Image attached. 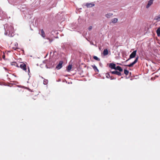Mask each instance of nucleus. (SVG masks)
<instances>
[{
  "mask_svg": "<svg viewBox=\"0 0 160 160\" xmlns=\"http://www.w3.org/2000/svg\"><path fill=\"white\" fill-rule=\"evenodd\" d=\"M108 51L107 48H105L104 49L102 54L104 56H106L108 54Z\"/></svg>",
  "mask_w": 160,
  "mask_h": 160,
  "instance_id": "obj_16",
  "label": "nucleus"
},
{
  "mask_svg": "<svg viewBox=\"0 0 160 160\" xmlns=\"http://www.w3.org/2000/svg\"><path fill=\"white\" fill-rule=\"evenodd\" d=\"M131 59L129 57V58L128 59H127L124 62H126Z\"/></svg>",
  "mask_w": 160,
  "mask_h": 160,
  "instance_id": "obj_29",
  "label": "nucleus"
},
{
  "mask_svg": "<svg viewBox=\"0 0 160 160\" xmlns=\"http://www.w3.org/2000/svg\"><path fill=\"white\" fill-rule=\"evenodd\" d=\"M152 62L153 63L155 64V63L154 62Z\"/></svg>",
  "mask_w": 160,
  "mask_h": 160,
  "instance_id": "obj_37",
  "label": "nucleus"
},
{
  "mask_svg": "<svg viewBox=\"0 0 160 160\" xmlns=\"http://www.w3.org/2000/svg\"><path fill=\"white\" fill-rule=\"evenodd\" d=\"M118 21V19L116 18H115L112 19L111 20V22H110V23L111 24V23H112L113 24H115Z\"/></svg>",
  "mask_w": 160,
  "mask_h": 160,
  "instance_id": "obj_17",
  "label": "nucleus"
},
{
  "mask_svg": "<svg viewBox=\"0 0 160 160\" xmlns=\"http://www.w3.org/2000/svg\"><path fill=\"white\" fill-rule=\"evenodd\" d=\"M124 74L126 75H128L129 73V71L127 69H125L124 70Z\"/></svg>",
  "mask_w": 160,
  "mask_h": 160,
  "instance_id": "obj_23",
  "label": "nucleus"
},
{
  "mask_svg": "<svg viewBox=\"0 0 160 160\" xmlns=\"http://www.w3.org/2000/svg\"><path fill=\"white\" fill-rule=\"evenodd\" d=\"M49 41H50V42H52V40H49Z\"/></svg>",
  "mask_w": 160,
  "mask_h": 160,
  "instance_id": "obj_36",
  "label": "nucleus"
},
{
  "mask_svg": "<svg viewBox=\"0 0 160 160\" xmlns=\"http://www.w3.org/2000/svg\"><path fill=\"white\" fill-rule=\"evenodd\" d=\"M8 2L13 5H17L20 2V0H8Z\"/></svg>",
  "mask_w": 160,
  "mask_h": 160,
  "instance_id": "obj_7",
  "label": "nucleus"
},
{
  "mask_svg": "<svg viewBox=\"0 0 160 160\" xmlns=\"http://www.w3.org/2000/svg\"><path fill=\"white\" fill-rule=\"evenodd\" d=\"M38 25V19L36 18L35 20L34 24V22H32L31 24L30 25V29L31 30H33V29H32V27H37Z\"/></svg>",
  "mask_w": 160,
  "mask_h": 160,
  "instance_id": "obj_4",
  "label": "nucleus"
},
{
  "mask_svg": "<svg viewBox=\"0 0 160 160\" xmlns=\"http://www.w3.org/2000/svg\"><path fill=\"white\" fill-rule=\"evenodd\" d=\"M121 78H123V77H122Z\"/></svg>",
  "mask_w": 160,
  "mask_h": 160,
  "instance_id": "obj_41",
  "label": "nucleus"
},
{
  "mask_svg": "<svg viewBox=\"0 0 160 160\" xmlns=\"http://www.w3.org/2000/svg\"><path fill=\"white\" fill-rule=\"evenodd\" d=\"M11 64L12 66H14L17 67L19 68V66L18 65V64L15 62H11Z\"/></svg>",
  "mask_w": 160,
  "mask_h": 160,
  "instance_id": "obj_20",
  "label": "nucleus"
},
{
  "mask_svg": "<svg viewBox=\"0 0 160 160\" xmlns=\"http://www.w3.org/2000/svg\"><path fill=\"white\" fill-rule=\"evenodd\" d=\"M88 29L89 31H90L92 29V26H90L88 28Z\"/></svg>",
  "mask_w": 160,
  "mask_h": 160,
  "instance_id": "obj_28",
  "label": "nucleus"
},
{
  "mask_svg": "<svg viewBox=\"0 0 160 160\" xmlns=\"http://www.w3.org/2000/svg\"><path fill=\"white\" fill-rule=\"evenodd\" d=\"M22 12L24 16L27 19H30L32 16V12L31 10L26 7L25 5H21L18 8Z\"/></svg>",
  "mask_w": 160,
  "mask_h": 160,
  "instance_id": "obj_1",
  "label": "nucleus"
},
{
  "mask_svg": "<svg viewBox=\"0 0 160 160\" xmlns=\"http://www.w3.org/2000/svg\"><path fill=\"white\" fill-rule=\"evenodd\" d=\"M63 63V61L61 60L60 61L58 64L57 65L56 67V69L57 70H59L62 67V64Z\"/></svg>",
  "mask_w": 160,
  "mask_h": 160,
  "instance_id": "obj_8",
  "label": "nucleus"
},
{
  "mask_svg": "<svg viewBox=\"0 0 160 160\" xmlns=\"http://www.w3.org/2000/svg\"><path fill=\"white\" fill-rule=\"evenodd\" d=\"M28 90H29L30 92H33L32 90H31V89H30V88H29Z\"/></svg>",
  "mask_w": 160,
  "mask_h": 160,
  "instance_id": "obj_32",
  "label": "nucleus"
},
{
  "mask_svg": "<svg viewBox=\"0 0 160 160\" xmlns=\"http://www.w3.org/2000/svg\"><path fill=\"white\" fill-rule=\"evenodd\" d=\"M108 67L112 69H115L116 68V65L114 63H110L109 64H108Z\"/></svg>",
  "mask_w": 160,
  "mask_h": 160,
  "instance_id": "obj_11",
  "label": "nucleus"
},
{
  "mask_svg": "<svg viewBox=\"0 0 160 160\" xmlns=\"http://www.w3.org/2000/svg\"><path fill=\"white\" fill-rule=\"evenodd\" d=\"M4 69L5 70H6V71L8 70V69H7L6 68L4 67Z\"/></svg>",
  "mask_w": 160,
  "mask_h": 160,
  "instance_id": "obj_33",
  "label": "nucleus"
},
{
  "mask_svg": "<svg viewBox=\"0 0 160 160\" xmlns=\"http://www.w3.org/2000/svg\"><path fill=\"white\" fill-rule=\"evenodd\" d=\"M72 64H69L67 67L66 70L68 72H69L72 68Z\"/></svg>",
  "mask_w": 160,
  "mask_h": 160,
  "instance_id": "obj_19",
  "label": "nucleus"
},
{
  "mask_svg": "<svg viewBox=\"0 0 160 160\" xmlns=\"http://www.w3.org/2000/svg\"><path fill=\"white\" fill-rule=\"evenodd\" d=\"M139 57L138 56H137L136 58H135V59L134 61L133 62H132L131 63L129 64L128 65H124L123 66H128L129 67L131 68L138 61V59Z\"/></svg>",
  "mask_w": 160,
  "mask_h": 160,
  "instance_id": "obj_5",
  "label": "nucleus"
},
{
  "mask_svg": "<svg viewBox=\"0 0 160 160\" xmlns=\"http://www.w3.org/2000/svg\"><path fill=\"white\" fill-rule=\"evenodd\" d=\"M99 65L101 67H102V64L101 62H100L99 63Z\"/></svg>",
  "mask_w": 160,
  "mask_h": 160,
  "instance_id": "obj_30",
  "label": "nucleus"
},
{
  "mask_svg": "<svg viewBox=\"0 0 160 160\" xmlns=\"http://www.w3.org/2000/svg\"><path fill=\"white\" fill-rule=\"evenodd\" d=\"M92 67L94 69V71L96 72H99V70L98 69L97 67L95 65H92Z\"/></svg>",
  "mask_w": 160,
  "mask_h": 160,
  "instance_id": "obj_18",
  "label": "nucleus"
},
{
  "mask_svg": "<svg viewBox=\"0 0 160 160\" xmlns=\"http://www.w3.org/2000/svg\"><path fill=\"white\" fill-rule=\"evenodd\" d=\"M22 52L23 53L24 52V51L23 50H22Z\"/></svg>",
  "mask_w": 160,
  "mask_h": 160,
  "instance_id": "obj_40",
  "label": "nucleus"
},
{
  "mask_svg": "<svg viewBox=\"0 0 160 160\" xmlns=\"http://www.w3.org/2000/svg\"><path fill=\"white\" fill-rule=\"evenodd\" d=\"M48 82V81L47 79H44L43 80V83L44 85H47Z\"/></svg>",
  "mask_w": 160,
  "mask_h": 160,
  "instance_id": "obj_27",
  "label": "nucleus"
},
{
  "mask_svg": "<svg viewBox=\"0 0 160 160\" xmlns=\"http://www.w3.org/2000/svg\"><path fill=\"white\" fill-rule=\"evenodd\" d=\"M4 34L9 37H12L15 35L14 28L12 25L6 24L4 25Z\"/></svg>",
  "mask_w": 160,
  "mask_h": 160,
  "instance_id": "obj_2",
  "label": "nucleus"
},
{
  "mask_svg": "<svg viewBox=\"0 0 160 160\" xmlns=\"http://www.w3.org/2000/svg\"><path fill=\"white\" fill-rule=\"evenodd\" d=\"M14 76L15 77H17V76H16V75H14Z\"/></svg>",
  "mask_w": 160,
  "mask_h": 160,
  "instance_id": "obj_39",
  "label": "nucleus"
},
{
  "mask_svg": "<svg viewBox=\"0 0 160 160\" xmlns=\"http://www.w3.org/2000/svg\"><path fill=\"white\" fill-rule=\"evenodd\" d=\"M18 46V43L17 42L15 43V47H17Z\"/></svg>",
  "mask_w": 160,
  "mask_h": 160,
  "instance_id": "obj_31",
  "label": "nucleus"
},
{
  "mask_svg": "<svg viewBox=\"0 0 160 160\" xmlns=\"http://www.w3.org/2000/svg\"><path fill=\"white\" fill-rule=\"evenodd\" d=\"M118 64H119V65H122V64H120V63H118Z\"/></svg>",
  "mask_w": 160,
  "mask_h": 160,
  "instance_id": "obj_38",
  "label": "nucleus"
},
{
  "mask_svg": "<svg viewBox=\"0 0 160 160\" xmlns=\"http://www.w3.org/2000/svg\"><path fill=\"white\" fill-rule=\"evenodd\" d=\"M110 73L113 74H115L118 76H121L122 75H124V74H122L121 72H118V71L115 70L112 71H110Z\"/></svg>",
  "mask_w": 160,
  "mask_h": 160,
  "instance_id": "obj_9",
  "label": "nucleus"
},
{
  "mask_svg": "<svg viewBox=\"0 0 160 160\" xmlns=\"http://www.w3.org/2000/svg\"><path fill=\"white\" fill-rule=\"evenodd\" d=\"M7 15L5 12L2 11L0 8V20H3L6 18Z\"/></svg>",
  "mask_w": 160,
  "mask_h": 160,
  "instance_id": "obj_6",
  "label": "nucleus"
},
{
  "mask_svg": "<svg viewBox=\"0 0 160 160\" xmlns=\"http://www.w3.org/2000/svg\"><path fill=\"white\" fill-rule=\"evenodd\" d=\"M154 0H149L148 2V3L146 6V8H148L153 3Z\"/></svg>",
  "mask_w": 160,
  "mask_h": 160,
  "instance_id": "obj_13",
  "label": "nucleus"
},
{
  "mask_svg": "<svg viewBox=\"0 0 160 160\" xmlns=\"http://www.w3.org/2000/svg\"><path fill=\"white\" fill-rule=\"evenodd\" d=\"M154 20H156L158 22L160 21V18L158 16H156L155 17Z\"/></svg>",
  "mask_w": 160,
  "mask_h": 160,
  "instance_id": "obj_25",
  "label": "nucleus"
},
{
  "mask_svg": "<svg viewBox=\"0 0 160 160\" xmlns=\"http://www.w3.org/2000/svg\"><path fill=\"white\" fill-rule=\"evenodd\" d=\"M106 75V77L108 78H110L111 80H115L116 79V78H112V76H110L109 73V72L107 73Z\"/></svg>",
  "mask_w": 160,
  "mask_h": 160,
  "instance_id": "obj_15",
  "label": "nucleus"
},
{
  "mask_svg": "<svg viewBox=\"0 0 160 160\" xmlns=\"http://www.w3.org/2000/svg\"><path fill=\"white\" fill-rule=\"evenodd\" d=\"M156 33L158 37L160 36V27L158 28L156 31Z\"/></svg>",
  "mask_w": 160,
  "mask_h": 160,
  "instance_id": "obj_24",
  "label": "nucleus"
},
{
  "mask_svg": "<svg viewBox=\"0 0 160 160\" xmlns=\"http://www.w3.org/2000/svg\"><path fill=\"white\" fill-rule=\"evenodd\" d=\"M116 70L118 71V72H121L123 71V69L122 68L119 66H117L115 68Z\"/></svg>",
  "mask_w": 160,
  "mask_h": 160,
  "instance_id": "obj_14",
  "label": "nucleus"
},
{
  "mask_svg": "<svg viewBox=\"0 0 160 160\" xmlns=\"http://www.w3.org/2000/svg\"><path fill=\"white\" fill-rule=\"evenodd\" d=\"M95 4L93 2L92 3H86L85 4V6L88 8L92 7L95 6Z\"/></svg>",
  "mask_w": 160,
  "mask_h": 160,
  "instance_id": "obj_12",
  "label": "nucleus"
},
{
  "mask_svg": "<svg viewBox=\"0 0 160 160\" xmlns=\"http://www.w3.org/2000/svg\"><path fill=\"white\" fill-rule=\"evenodd\" d=\"M118 80H120V79H118Z\"/></svg>",
  "mask_w": 160,
  "mask_h": 160,
  "instance_id": "obj_43",
  "label": "nucleus"
},
{
  "mask_svg": "<svg viewBox=\"0 0 160 160\" xmlns=\"http://www.w3.org/2000/svg\"><path fill=\"white\" fill-rule=\"evenodd\" d=\"M93 58L96 60L99 61L100 60V59L96 56H93Z\"/></svg>",
  "mask_w": 160,
  "mask_h": 160,
  "instance_id": "obj_26",
  "label": "nucleus"
},
{
  "mask_svg": "<svg viewBox=\"0 0 160 160\" xmlns=\"http://www.w3.org/2000/svg\"><path fill=\"white\" fill-rule=\"evenodd\" d=\"M41 35L43 38H44L45 37V33L44 30L43 29H42L40 32Z\"/></svg>",
  "mask_w": 160,
  "mask_h": 160,
  "instance_id": "obj_22",
  "label": "nucleus"
},
{
  "mask_svg": "<svg viewBox=\"0 0 160 160\" xmlns=\"http://www.w3.org/2000/svg\"><path fill=\"white\" fill-rule=\"evenodd\" d=\"M114 77H113L112 76V78H113Z\"/></svg>",
  "mask_w": 160,
  "mask_h": 160,
  "instance_id": "obj_44",
  "label": "nucleus"
},
{
  "mask_svg": "<svg viewBox=\"0 0 160 160\" xmlns=\"http://www.w3.org/2000/svg\"><path fill=\"white\" fill-rule=\"evenodd\" d=\"M52 32H51V33H52V34H53V33H52Z\"/></svg>",
  "mask_w": 160,
  "mask_h": 160,
  "instance_id": "obj_42",
  "label": "nucleus"
},
{
  "mask_svg": "<svg viewBox=\"0 0 160 160\" xmlns=\"http://www.w3.org/2000/svg\"><path fill=\"white\" fill-rule=\"evenodd\" d=\"M113 14L111 13H109L105 15V16L107 18H110L112 15Z\"/></svg>",
  "mask_w": 160,
  "mask_h": 160,
  "instance_id": "obj_21",
  "label": "nucleus"
},
{
  "mask_svg": "<svg viewBox=\"0 0 160 160\" xmlns=\"http://www.w3.org/2000/svg\"><path fill=\"white\" fill-rule=\"evenodd\" d=\"M90 44L92 45H94L93 44V43L92 42H90Z\"/></svg>",
  "mask_w": 160,
  "mask_h": 160,
  "instance_id": "obj_34",
  "label": "nucleus"
},
{
  "mask_svg": "<svg viewBox=\"0 0 160 160\" xmlns=\"http://www.w3.org/2000/svg\"><path fill=\"white\" fill-rule=\"evenodd\" d=\"M137 50L133 51L129 55L130 58L132 59L135 57L137 54Z\"/></svg>",
  "mask_w": 160,
  "mask_h": 160,
  "instance_id": "obj_10",
  "label": "nucleus"
},
{
  "mask_svg": "<svg viewBox=\"0 0 160 160\" xmlns=\"http://www.w3.org/2000/svg\"><path fill=\"white\" fill-rule=\"evenodd\" d=\"M21 63L19 67L22 69L23 70L25 71L26 72H27V69H28V74L29 76V78L30 77V70L29 67L27 66V63L26 62H20Z\"/></svg>",
  "mask_w": 160,
  "mask_h": 160,
  "instance_id": "obj_3",
  "label": "nucleus"
},
{
  "mask_svg": "<svg viewBox=\"0 0 160 160\" xmlns=\"http://www.w3.org/2000/svg\"><path fill=\"white\" fill-rule=\"evenodd\" d=\"M130 75H131V72H129V73Z\"/></svg>",
  "mask_w": 160,
  "mask_h": 160,
  "instance_id": "obj_35",
  "label": "nucleus"
}]
</instances>
